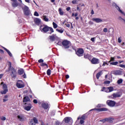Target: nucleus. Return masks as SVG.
Listing matches in <instances>:
<instances>
[{
  "label": "nucleus",
  "mask_w": 125,
  "mask_h": 125,
  "mask_svg": "<svg viewBox=\"0 0 125 125\" xmlns=\"http://www.w3.org/2000/svg\"><path fill=\"white\" fill-rule=\"evenodd\" d=\"M57 44H58V45H61V44H62V42H61V41H59V42H58V43H57Z\"/></svg>",
  "instance_id": "51"
},
{
  "label": "nucleus",
  "mask_w": 125,
  "mask_h": 125,
  "mask_svg": "<svg viewBox=\"0 0 125 125\" xmlns=\"http://www.w3.org/2000/svg\"><path fill=\"white\" fill-rule=\"evenodd\" d=\"M30 101H31L30 98L28 96H25L23 98L22 102H30Z\"/></svg>",
  "instance_id": "19"
},
{
  "label": "nucleus",
  "mask_w": 125,
  "mask_h": 125,
  "mask_svg": "<svg viewBox=\"0 0 125 125\" xmlns=\"http://www.w3.org/2000/svg\"><path fill=\"white\" fill-rule=\"evenodd\" d=\"M116 74H117V75H121V74H122V71L121 70H117L116 71Z\"/></svg>",
  "instance_id": "38"
},
{
  "label": "nucleus",
  "mask_w": 125,
  "mask_h": 125,
  "mask_svg": "<svg viewBox=\"0 0 125 125\" xmlns=\"http://www.w3.org/2000/svg\"><path fill=\"white\" fill-rule=\"evenodd\" d=\"M7 52L8 54V55H9V56H10V57H12V54H11V52H10V51L9 50L8 51H7Z\"/></svg>",
  "instance_id": "44"
},
{
  "label": "nucleus",
  "mask_w": 125,
  "mask_h": 125,
  "mask_svg": "<svg viewBox=\"0 0 125 125\" xmlns=\"http://www.w3.org/2000/svg\"><path fill=\"white\" fill-rule=\"evenodd\" d=\"M4 98H5V99H7V98H8V95H5V96H4Z\"/></svg>",
  "instance_id": "61"
},
{
  "label": "nucleus",
  "mask_w": 125,
  "mask_h": 125,
  "mask_svg": "<svg viewBox=\"0 0 125 125\" xmlns=\"http://www.w3.org/2000/svg\"><path fill=\"white\" fill-rule=\"evenodd\" d=\"M122 83H123V79H119L117 81V83H118V84H120Z\"/></svg>",
  "instance_id": "37"
},
{
  "label": "nucleus",
  "mask_w": 125,
  "mask_h": 125,
  "mask_svg": "<svg viewBox=\"0 0 125 125\" xmlns=\"http://www.w3.org/2000/svg\"><path fill=\"white\" fill-rule=\"evenodd\" d=\"M119 67H121V68H125V64H120L119 65Z\"/></svg>",
  "instance_id": "49"
},
{
  "label": "nucleus",
  "mask_w": 125,
  "mask_h": 125,
  "mask_svg": "<svg viewBox=\"0 0 125 125\" xmlns=\"http://www.w3.org/2000/svg\"><path fill=\"white\" fill-rule=\"evenodd\" d=\"M112 61H115V57H111L110 61H109V62H110Z\"/></svg>",
  "instance_id": "41"
},
{
  "label": "nucleus",
  "mask_w": 125,
  "mask_h": 125,
  "mask_svg": "<svg viewBox=\"0 0 125 125\" xmlns=\"http://www.w3.org/2000/svg\"><path fill=\"white\" fill-rule=\"evenodd\" d=\"M74 16L75 17H77V16H78V13H76L75 14H74V13H73L72 14V17H74Z\"/></svg>",
  "instance_id": "39"
},
{
  "label": "nucleus",
  "mask_w": 125,
  "mask_h": 125,
  "mask_svg": "<svg viewBox=\"0 0 125 125\" xmlns=\"http://www.w3.org/2000/svg\"><path fill=\"white\" fill-rule=\"evenodd\" d=\"M85 119H86V116H85V114L83 115L81 117V120H85Z\"/></svg>",
  "instance_id": "36"
},
{
  "label": "nucleus",
  "mask_w": 125,
  "mask_h": 125,
  "mask_svg": "<svg viewBox=\"0 0 125 125\" xmlns=\"http://www.w3.org/2000/svg\"><path fill=\"white\" fill-rule=\"evenodd\" d=\"M42 106L44 109H47L48 108V104H42Z\"/></svg>",
  "instance_id": "26"
},
{
  "label": "nucleus",
  "mask_w": 125,
  "mask_h": 125,
  "mask_svg": "<svg viewBox=\"0 0 125 125\" xmlns=\"http://www.w3.org/2000/svg\"><path fill=\"white\" fill-rule=\"evenodd\" d=\"M77 10H78L79 11H81V9H80V7H77Z\"/></svg>",
  "instance_id": "64"
},
{
  "label": "nucleus",
  "mask_w": 125,
  "mask_h": 125,
  "mask_svg": "<svg viewBox=\"0 0 125 125\" xmlns=\"http://www.w3.org/2000/svg\"><path fill=\"white\" fill-rule=\"evenodd\" d=\"M108 89V92H111V91H113L114 90V88L112 86L107 87Z\"/></svg>",
  "instance_id": "32"
},
{
  "label": "nucleus",
  "mask_w": 125,
  "mask_h": 125,
  "mask_svg": "<svg viewBox=\"0 0 125 125\" xmlns=\"http://www.w3.org/2000/svg\"><path fill=\"white\" fill-rule=\"evenodd\" d=\"M105 65H106L107 66H108V65H109V63H108L107 62H104V63L103 64V66H105Z\"/></svg>",
  "instance_id": "42"
},
{
  "label": "nucleus",
  "mask_w": 125,
  "mask_h": 125,
  "mask_svg": "<svg viewBox=\"0 0 125 125\" xmlns=\"http://www.w3.org/2000/svg\"><path fill=\"white\" fill-rule=\"evenodd\" d=\"M70 78V76H69V75H65V79H69Z\"/></svg>",
  "instance_id": "57"
},
{
  "label": "nucleus",
  "mask_w": 125,
  "mask_h": 125,
  "mask_svg": "<svg viewBox=\"0 0 125 125\" xmlns=\"http://www.w3.org/2000/svg\"><path fill=\"white\" fill-rule=\"evenodd\" d=\"M91 63L94 64H99V59L96 58H93L91 60Z\"/></svg>",
  "instance_id": "9"
},
{
  "label": "nucleus",
  "mask_w": 125,
  "mask_h": 125,
  "mask_svg": "<svg viewBox=\"0 0 125 125\" xmlns=\"http://www.w3.org/2000/svg\"><path fill=\"white\" fill-rule=\"evenodd\" d=\"M40 30L42 33H47L48 31H50V34H51L52 33H54V30H53V28H52V27H49L45 24L41 25L40 27Z\"/></svg>",
  "instance_id": "2"
},
{
  "label": "nucleus",
  "mask_w": 125,
  "mask_h": 125,
  "mask_svg": "<svg viewBox=\"0 0 125 125\" xmlns=\"http://www.w3.org/2000/svg\"><path fill=\"white\" fill-rule=\"evenodd\" d=\"M60 15H64V12L62 10V8H59L58 9Z\"/></svg>",
  "instance_id": "24"
},
{
  "label": "nucleus",
  "mask_w": 125,
  "mask_h": 125,
  "mask_svg": "<svg viewBox=\"0 0 125 125\" xmlns=\"http://www.w3.org/2000/svg\"><path fill=\"white\" fill-rule=\"evenodd\" d=\"M75 52L77 56H78L79 57H81V56H83V55L84 50H83V49L82 48H79L76 50H75Z\"/></svg>",
  "instance_id": "4"
},
{
  "label": "nucleus",
  "mask_w": 125,
  "mask_h": 125,
  "mask_svg": "<svg viewBox=\"0 0 125 125\" xmlns=\"http://www.w3.org/2000/svg\"><path fill=\"white\" fill-rule=\"evenodd\" d=\"M33 103H35V104H38V101L36 99L33 100Z\"/></svg>",
  "instance_id": "52"
},
{
  "label": "nucleus",
  "mask_w": 125,
  "mask_h": 125,
  "mask_svg": "<svg viewBox=\"0 0 125 125\" xmlns=\"http://www.w3.org/2000/svg\"><path fill=\"white\" fill-rule=\"evenodd\" d=\"M31 108H32V106H27L24 107V109H25L26 111H30L31 110Z\"/></svg>",
  "instance_id": "29"
},
{
  "label": "nucleus",
  "mask_w": 125,
  "mask_h": 125,
  "mask_svg": "<svg viewBox=\"0 0 125 125\" xmlns=\"http://www.w3.org/2000/svg\"><path fill=\"white\" fill-rule=\"evenodd\" d=\"M93 110H96V111H98V112L100 111H107L108 109L106 108H98V109H92L90 111H93Z\"/></svg>",
  "instance_id": "17"
},
{
  "label": "nucleus",
  "mask_w": 125,
  "mask_h": 125,
  "mask_svg": "<svg viewBox=\"0 0 125 125\" xmlns=\"http://www.w3.org/2000/svg\"><path fill=\"white\" fill-rule=\"evenodd\" d=\"M91 42H94V41H95V39H94V38H92L91 39Z\"/></svg>",
  "instance_id": "60"
},
{
  "label": "nucleus",
  "mask_w": 125,
  "mask_h": 125,
  "mask_svg": "<svg viewBox=\"0 0 125 125\" xmlns=\"http://www.w3.org/2000/svg\"><path fill=\"white\" fill-rule=\"evenodd\" d=\"M40 66H41V67H44V66H46V68H48V65H47V64L43 63V62L41 63Z\"/></svg>",
  "instance_id": "30"
},
{
  "label": "nucleus",
  "mask_w": 125,
  "mask_h": 125,
  "mask_svg": "<svg viewBox=\"0 0 125 125\" xmlns=\"http://www.w3.org/2000/svg\"><path fill=\"white\" fill-rule=\"evenodd\" d=\"M65 25L67 27V28H70V24L65 23Z\"/></svg>",
  "instance_id": "54"
},
{
  "label": "nucleus",
  "mask_w": 125,
  "mask_h": 125,
  "mask_svg": "<svg viewBox=\"0 0 125 125\" xmlns=\"http://www.w3.org/2000/svg\"><path fill=\"white\" fill-rule=\"evenodd\" d=\"M64 120L65 123H66V124H68L69 122L71 121V120H72V118L71 117H65Z\"/></svg>",
  "instance_id": "23"
},
{
  "label": "nucleus",
  "mask_w": 125,
  "mask_h": 125,
  "mask_svg": "<svg viewBox=\"0 0 125 125\" xmlns=\"http://www.w3.org/2000/svg\"><path fill=\"white\" fill-rule=\"evenodd\" d=\"M49 38L51 42H54V41L57 39V36H56V34H52V35L49 36Z\"/></svg>",
  "instance_id": "11"
},
{
  "label": "nucleus",
  "mask_w": 125,
  "mask_h": 125,
  "mask_svg": "<svg viewBox=\"0 0 125 125\" xmlns=\"http://www.w3.org/2000/svg\"><path fill=\"white\" fill-rule=\"evenodd\" d=\"M84 58H85V59H88V60H90V59H91V55L89 54H84Z\"/></svg>",
  "instance_id": "20"
},
{
  "label": "nucleus",
  "mask_w": 125,
  "mask_h": 125,
  "mask_svg": "<svg viewBox=\"0 0 125 125\" xmlns=\"http://www.w3.org/2000/svg\"><path fill=\"white\" fill-rule=\"evenodd\" d=\"M71 10V7H68L66 8L67 11H69V10Z\"/></svg>",
  "instance_id": "55"
},
{
  "label": "nucleus",
  "mask_w": 125,
  "mask_h": 125,
  "mask_svg": "<svg viewBox=\"0 0 125 125\" xmlns=\"http://www.w3.org/2000/svg\"><path fill=\"white\" fill-rule=\"evenodd\" d=\"M103 122H104V123H105V122H107V123H113V121L111 118H105L103 119Z\"/></svg>",
  "instance_id": "21"
},
{
  "label": "nucleus",
  "mask_w": 125,
  "mask_h": 125,
  "mask_svg": "<svg viewBox=\"0 0 125 125\" xmlns=\"http://www.w3.org/2000/svg\"><path fill=\"white\" fill-rule=\"evenodd\" d=\"M0 52L1 53H4V51H3V50L1 49H0Z\"/></svg>",
  "instance_id": "58"
},
{
  "label": "nucleus",
  "mask_w": 125,
  "mask_h": 125,
  "mask_svg": "<svg viewBox=\"0 0 125 125\" xmlns=\"http://www.w3.org/2000/svg\"><path fill=\"white\" fill-rule=\"evenodd\" d=\"M1 84H2V88L3 89V91L0 92L1 94H6V92L8 91V89H7V85H6V84L3 83V82H2Z\"/></svg>",
  "instance_id": "6"
},
{
  "label": "nucleus",
  "mask_w": 125,
  "mask_h": 125,
  "mask_svg": "<svg viewBox=\"0 0 125 125\" xmlns=\"http://www.w3.org/2000/svg\"><path fill=\"white\" fill-rule=\"evenodd\" d=\"M26 2H28V3H30V0H25Z\"/></svg>",
  "instance_id": "63"
},
{
  "label": "nucleus",
  "mask_w": 125,
  "mask_h": 125,
  "mask_svg": "<svg viewBox=\"0 0 125 125\" xmlns=\"http://www.w3.org/2000/svg\"><path fill=\"white\" fill-rule=\"evenodd\" d=\"M23 12L26 16H29V15H30V10H29V7H28V6H24L23 8Z\"/></svg>",
  "instance_id": "8"
},
{
  "label": "nucleus",
  "mask_w": 125,
  "mask_h": 125,
  "mask_svg": "<svg viewBox=\"0 0 125 125\" xmlns=\"http://www.w3.org/2000/svg\"><path fill=\"white\" fill-rule=\"evenodd\" d=\"M12 5L13 7H17V6H18V4L17 3V1L13 2V3H12Z\"/></svg>",
  "instance_id": "27"
},
{
  "label": "nucleus",
  "mask_w": 125,
  "mask_h": 125,
  "mask_svg": "<svg viewBox=\"0 0 125 125\" xmlns=\"http://www.w3.org/2000/svg\"><path fill=\"white\" fill-rule=\"evenodd\" d=\"M118 62H110V65H114L115 66L118 65Z\"/></svg>",
  "instance_id": "33"
},
{
  "label": "nucleus",
  "mask_w": 125,
  "mask_h": 125,
  "mask_svg": "<svg viewBox=\"0 0 125 125\" xmlns=\"http://www.w3.org/2000/svg\"><path fill=\"white\" fill-rule=\"evenodd\" d=\"M18 75H20V76H21L22 78H23V79H26V78H27V75L23 68H21L18 70Z\"/></svg>",
  "instance_id": "5"
},
{
  "label": "nucleus",
  "mask_w": 125,
  "mask_h": 125,
  "mask_svg": "<svg viewBox=\"0 0 125 125\" xmlns=\"http://www.w3.org/2000/svg\"><path fill=\"white\" fill-rule=\"evenodd\" d=\"M79 0H73L71 1L72 3L73 4H78V2H79Z\"/></svg>",
  "instance_id": "31"
},
{
  "label": "nucleus",
  "mask_w": 125,
  "mask_h": 125,
  "mask_svg": "<svg viewBox=\"0 0 125 125\" xmlns=\"http://www.w3.org/2000/svg\"><path fill=\"white\" fill-rule=\"evenodd\" d=\"M8 99H3V102H6V101H8Z\"/></svg>",
  "instance_id": "56"
},
{
  "label": "nucleus",
  "mask_w": 125,
  "mask_h": 125,
  "mask_svg": "<svg viewBox=\"0 0 125 125\" xmlns=\"http://www.w3.org/2000/svg\"><path fill=\"white\" fill-rule=\"evenodd\" d=\"M1 120L2 121H5V120H6V118H5V117L2 116V117H1Z\"/></svg>",
  "instance_id": "48"
},
{
  "label": "nucleus",
  "mask_w": 125,
  "mask_h": 125,
  "mask_svg": "<svg viewBox=\"0 0 125 125\" xmlns=\"http://www.w3.org/2000/svg\"><path fill=\"white\" fill-rule=\"evenodd\" d=\"M16 85L18 88H22L25 86V84H24V83L21 80H18L17 82Z\"/></svg>",
  "instance_id": "7"
},
{
  "label": "nucleus",
  "mask_w": 125,
  "mask_h": 125,
  "mask_svg": "<svg viewBox=\"0 0 125 125\" xmlns=\"http://www.w3.org/2000/svg\"><path fill=\"white\" fill-rule=\"evenodd\" d=\"M89 24H90V25H92L93 24V22L91 21H90L89 22Z\"/></svg>",
  "instance_id": "62"
},
{
  "label": "nucleus",
  "mask_w": 125,
  "mask_h": 125,
  "mask_svg": "<svg viewBox=\"0 0 125 125\" xmlns=\"http://www.w3.org/2000/svg\"><path fill=\"white\" fill-rule=\"evenodd\" d=\"M91 14H92V15H93V14H94V11H93V10H91Z\"/></svg>",
  "instance_id": "59"
},
{
  "label": "nucleus",
  "mask_w": 125,
  "mask_h": 125,
  "mask_svg": "<svg viewBox=\"0 0 125 125\" xmlns=\"http://www.w3.org/2000/svg\"><path fill=\"white\" fill-rule=\"evenodd\" d=\"M111 98L113 99H115V98H117V97H121V95L120 94L119 92L116 93H113L111 96Z\"/></svg>",
  "instance_id": "14"
},
{
  "label": "nucleus",
  "mask_w": 125,
  "mask_h": 125,
  "mask_svg": "<svg viewBox=\"0 0 125 125\" xmlns=\"http://www.w3.org/2000/svg\"><path fill=\"white\" fill-rule=\"evenodd\" d=\"M7 63L8 66L7 71L9 72L10 76L12 77V78H16V77H17V71H16V69H15V68L12 66L11 62L8 61Z\"/></svg>",
  "instance_id": "1"
},
{
  "label": "nucleus",
  "mask_w": 125,
  "mask_h": 125,
  "mask_svg": "<svg viewBox=\"0 0 125 125\" xmlns=\"http://www.w3.org/2000/svg\"><path fill=\"white\" fill-rule=\"evenodd\" d=\"M92 20L96 23H102V22H103V20L99 18H93Z\"/></svg>",
  "instance_id": "15"
},
{
  "label": "nucleus",
  "mask_w": 125,
  "mask_h": 125,
  "mask_svg": "<svg viewBox=\"0 0 125 125\" xmlns=\"http://www.w3.org/2000/svg\"><path fill=\"white\" fill-rule=\"evenodd\" d=\"M56 31H57V32H58L59 33H60V34H63V33L64 32V29L63 28H61V29H56Z\"/></svg>",
  "instance_id": "25"
},
{
  "label": "nucleus",
  "mask_w": 125,
  "mask_h": 125,
  "mask_svg": "<svg viewBox=\"0 0 125 125\" xmlns=\"http://www.w3.org/2000/svg\"><path fill=\"white\" fill-rule=\"evenodd\" d=\"M18 118L21 122H23L25 120V117L23 116L22 115H18Z\"/></svg>",
  "instance_id": "22"
},
{
  "label": "nucleus",
  "mask_w": 125,
  "mask_h": 125,
  "mask_svg": "<svg viewBox=\"0 0 125 125\" xmlns=\"http://www.w3.org/2000/svg\"><path fill=\"white\" fill-rule=\"evenodd\" d=\"M42 17L43 21H45V22H48L49 20L48 18L46 17V16H43Z\"/></svg>",
  "instance_id": "28"
},
{
  "label": "nucleus",
  "mask_w": 125,
  "mask_h": 125,
  "mask_svg": "<svg viewBox=\"0 0 125 125\" xmlns=\"http://www.w3.org/2000/svg\"><path fill=\"white\" fill-rule=\"evenodd\" d=\"M38 62L39 63H43V60L42 59H40L39 60H38Z\"/></svg>",
  "instance_id": "47"
},
{
  "label": "nucleus",
  "mask_w": 125,
  "mask_h": 125,
  "mask_svg": "<svg viewBox=\"0 0 125 125\" xmlns=\"http://www.w3.org/2000/svg\"><path fill=\"white\" fill-rule=\"evenodd\" d=\"M103 32H104V33H107V32H108V29H107V28H104L103 29Z\"/></svg>",
  "instance_id": "46"
},
{
  "label": "nucleus",
  "mask_w": 125,
  "mask_h": 125,
  "mask_svg": "<svg viewBox=\"0 0 125 125\" xmlns=\"http://www.w3.org/2000/svg\"><path fill=\"white\" fill-rule=\"evenodd\" d=\"M111 83V82H110L109 81H106L104 82V84H109V83Z\"/></svg>",
  "instance_id": "40"
},
{
  "label": "nucleus",
  "mask_w": 125,
  "mask_h": 125,
  "mask_svg": "<svg viewBox=\"0 0 125 125\" xmlns=\"http://www.w3.org/2000/svg\"><path fill=\"white\" fill-rule=\"evenodd\" d=\"M84 123V121H83V120H80V124H81V125H83V124Z\"/></svg>",
  "instance_id": "50"
},
{
  "label": "nucleus",
  "mask_w": 125,
  "mask_h": 125,
  "mask_svg": "<svg viewBox=\"0 0 125 125\" xmlns=\"http://www.w3.org/2000/svg\"><path fill=\"white\" fill-rule=\"evenodd\" d=\"M62 45L63 46L64 48H65V49H67L71 46V42L67 40H63L62 42Z\"/></svg>",
  "instance_id": "3"
},
{
  "label": "nucleus",
  "mask_w": 125,
  "mask_h": 125,
  "mask_svg": "<svg viewBox=\"0 0 125 125\" xmlns=\"http://www.w3.org/2000/svg\"><path fill=\"white\" fill-rule=\"evenodd\" d=\"M106 103L108 106H110V107H114V106L116 105V102H114L113 101L108 100L106 102Z\"/></svg>",
  "instance_id": "10"
},
{
  "label": "nucleus",
  "mask_w": 125,
  "mask_h": 125,
  "mask_svg": "<svg viewBox=\"0 0 125 125\" xmlns=\"http://www.w3.org/2000/svg\"><path fill=\"white\" fill-rule=\"evenodd\" d=\"M118 42L119 43H121V42H122V37H119L118 38Z\"/></svg>",
  "instance_id": "45"
},
{
  "label": "nucleus",
  "mask_w": 125,
  "mask_h": 125,
  "mask_svg": "<svg viewBox=\"0 0 125 125\" xmlns=\"http://www.w3.org/2000/svg\"><path fill=\"white\" fill-rule=\"evenodd\" d=\"M46 74L48 76H50L51 74V70L50 69H48L47 70Z\"/></svg>",
  "instance_id": "34"
},
{
  "label": "nucleus",
  "mask_w": 125,
  "mask_h": 125,
  "mask_svg": "<svg viewBox=\"0 0 125 125\" xmlns=\"http://www.w3.org/2000/svg\"><path fill=\"white\" fill-rule=\"evenodd\" d=\"M40 15H39V13H38V12L35 11L34 12V16H39Z\"/></svg>",
  "instance_id": "43"
},
{
  "label": "nucleus",
  "mask_w": 125,
  "mask_h": 125,
  "mask_svg": "<svg viewBox=\"0 0 125 125\" xmlns=\"http://www.w3.org/2000/svg\"><path fill=\"white\" fill-rule=\"evenodd\" d=\"M34 22L36 25L39 26L41 24V19L36 18L34 20Z\"/></svg>",
  "instance_id": "16"
},
{
  "label": "nucleus",
  "mask_w": 125,
  "mask_h": 125,
  "mask_svg": "<svg viewBox=\"0 0 125 125\" xmlns=\"http://www.w3.org/2000/svg\"><path fill=\"white\" fill-rule=\"evenodd\" d=\"M55 125H60V122H59V121H56Z\"/></svg>",
  "instance_id": "53"
},
{
  "label": "nucleus",
  "mask_w": 125,
  "mask_h": 125,
  "mask_svg": "<svg viewBox=\"0 0 125 125\" xmlns=\"http://www.w3.org/2000/svg\"><path fill=\"white\" fill-rule=\"evenodd\" d=\"M36 124H38V119H37V118L34 117L30 121V125H36Z\"/></svg>",
  "instance_id": "13"
},
{
  "label": "nucleus",
  "mask_w": 125,
  "mask_h": 125,
  "mask_svg": "<svg viewBox=\"0 0 125 125\" xmlns=\"http://www.w3.org/2000/svg\"><path fill=\"white\" fill-rule=\"evenodd\" d=\"M53 28L54 29H56V28H57V27H58V25H57V24H56V23L53 22Z\"/></svg>",
  "instance_id": "35"
},
{
  "label": "nucleus",
  "mask_w": 125,
  "mask_h": 125,
  "mask_svg": "<svg viewBox=\"0 0 125 125\" xmlns=\"http://www.w3.org/2000/svg\"><path fill=\"white\" fill-rule=\"evenodd\" d=\"M103 75V71H100V72H99L96 75V77L97 78V79H99V78H100V77H101V76Z\"/></svg>",
  "instance_id": "18"
},
{
  "label": "nucleus",
  "mask_w": 125,
  "mask_h": 125,
  "mask_svg": "<svg viewBox=\"0 0 125 125\" xmlns=\"http://www.w3.org/2000/svg\"><path fill=\"white\" fill-rule=\"evenodd\" d=\"M113 5H114V6H115V8H116V9H117V10H118V11H119V12H120V13H121L122 14H123V15H125V13H124V12H123V11H122V10H121V8H120V7H119V6H118V5H117V4L114 3L113 4Z\"/></svg>",
  "instance_id": "12"
}]
</instances>
